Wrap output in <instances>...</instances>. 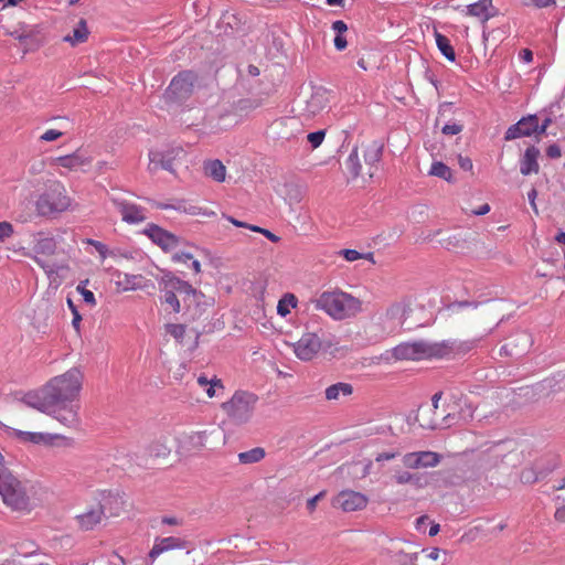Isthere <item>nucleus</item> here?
<instances>
[{
  "label": "nucleus",
  "instance_id": "f257e3e1",
  "mask_svg": "<svg viewBox=\"0 0 565 565\" xmlns=\"http://www.w3.org/2000/svg\"><path fill=\"white\" fill-rule=\"evenodd\" d=\"M83 375L76 367L51 379L39 390L26 393L22 403L52 416L62 425L72 428L78 425V396Z\"/></svg>",
  "mask_w": 565,
  "mask_h": 565
},
{
  "label": "nucleus",
  "instance_id": "f03ea898",
  "mask_svg": "<svg viewBox=\"0 0 565 565\" xmlns=\"http://www.w3.org/2000/svg\"><path fill=\"white\" fill-rule=\"evenodd\" d=\"M476 345L475 341L460 342L445 340L441 342L414 341L404 342L392 350V355L396 360H424L441 359L456 351H469Z\"/></svg>",
  "mask_w": 565,
  "mask_h": 565
},
{
  "label": "nucleus",
  "instance_id": "7ed1b4c3",
  "mask_svg": "<svg viewBox=\"0 0 565 565\" xmlns=\"http://www.w3.org/2000/svg\"><path fill=\"white\" fill-rule=\"evenodd\" d=\"M311 302L335 320L349 319L362 311V301L341 290L323 291Z\"/></svg>",
  "mask_w": 565,
  "mask_h": 565
},
{
  "label": "nucleus",
  "instance_id": "20e7f679",
  "mask_svg": "<svg viewBox=\"0 0 565 565\" xmlns=\"http://www.w3.org/2000/svg\"><path fill=\"white\" fill-rule=\"evenodd\" d=\"M33 487L26 480L19 479L11 470L0 467V497L13 511H29L32 508Z\"/></svg>",
  "mask_w": 565,
  "mask_h": 565
},
{
  "label": "nucleus",
  "instance_id": "39448f33",
  "mask_svg": "<svg viewBox=\"0 0 565 565\" xmlns=\"http://www.w3.org/2000/svg\"><path fill=\"white\" fill-rule=\"evenodd\" d=\"M159 290L162 294L161 301L168 305L174 313H179L181 311L178 295L182 297V300L186 306H190L191 301H196L201 296V292L193 288L192 285L180 279L171 271H166L160 277Z\"/></svg>",
  "mask_w": 565,
  "mask_h": 565
},
{
  "label": "nucleus",
  "instance_id": "423d86ee",
  "mask_svg": "<svg viewBox=\"0 0 565 565\" xmlns=\"http://www.w3.org/2000/svg\"><path fill=\"white\" fill-rule=\"evenodd\" d=\"M257 395L246 391H236L231 399L222 404V409L235 425L248 423L254 414Z\"/></svg>",
  "mask_w": 565,
  "mask_h": 565
},
{
  "label": "nucleus",
  "instance_id": "0eeeda50",
  "mask_svg": "<svg viewBox=\"0 0 565 565\" xmlns=\"http://www.w3.org/2000/svg\"><path fill=\"white\" fill-rule=\"evenodd\" d=\"M71 205V199L66 195L63 185L54 184L45 193L39 196L36 201V211L42 216L63 212Z\"/></svg>",
  "mask_w": 565,
  "mask_h": 565
},
{
  "label": "nucleus",
  "instance_id": "6e6552de",
  "mask_svg": "<svg viewBox=\"0 0 565 565\" xmlns=\"http://www.w3.org/2000/svg\"><path fill=\"white\" fill-rule=\"evenodd\" d=\"M196 76L193 72H181L174 76L167 88L164 96L170 102L186 99L193 90Z\"/></svg>",
  "mask_w": 565,
  "mask_h": 565
},
{
  "label": "nucleus",
  "instance_id": "1a4fd4ad",
  "mask_svg": "<svg viewBox=\"0 0 565 565\" xmlns=\"http://www.w3.org/2000/svg\"><path fill=\"white\" fill-rule=\"evenodd\" d=\"M533 345V338L531 333L520 330L513 333L508 342L500 349V354L519 359L527 353Z\"/></svg>",
  "mask_w": 565,
  "mask_h": 565
},
{
  "label": "nucleus",
  "instance_id": "9d476101",
  "mask_svg": "<svg viewBox=\"0 0 565 565\" xmlns=\"http://www.w3.org/2000/svg\"><path fill=\"white\" fill-rule=\"evenodd\" d=\"M369 498L362 492L354 490H342L333 499L332 505L343 512H354L366 508Z\"/></svg>",
  "mask_w": 565,
  "mask_h": 565
},
{
  "label": "nucleus",
  "instance_id": "9b49d317",
  "mask_svg": "<svg viewBox=\"0 0 565 565\" xmlns=\"http://www.w3.org/2000/svg\"><path fill=\"white\" fill-rule=\"evenodd\" d=\"M441 456L435 451L423 450L407 452L402 457V463L407 469L434 468L439 465Z\"/></svg>",
  "mask_w": 565,
  "mask_h": 565
},
{
  "label": "nucleus",
  "instance_id": "f8f14e48",
  "mask_svg": "<svg viewBox=\"0 0 565 565\" xmlns=\"http://www.w3.org/2000/svg\"><path fill=\"white\" fill-rule=\"evenodd\" d=\"M322 345L320 337L315 332L305 333L292 344L296 356L302 361L312 360Z\"/></svg>",
  "mask_w": 565,
  "mask_h": 565
},
{
  "label": "nucleus",
  "instance_id": "ddd939ff",
  "mask_svg": "<svg viewBox=\"0 0 565 565\" xmlns=\"http://www.w3.org/2000/svg\"><path fill=\"white\" fill-rule=\"evenodd\" d=\"M109 200L121 214V218L124 222L128 224H139L147 218L145 213L146 210L142 206L128 202L127 200H124L115 195H110Z\"/></svg>",
  "mask_w": 565,
  "mask_h": 565
},
{
  "label": "nucleus",
  "instance_id": "4468645a",
  "mask_svg": "<svg viewBox=\"0 0 565 565\" xmlns=\"http://www.w3.org/2000/svg\"><path fill=\"white\" fill-rule=\"evenodd\" d=\"M298 132H300V120L296 117L279 118L270 126L273 138L281 142L294 139Z\"/></svg>",
  "mask_w": 565,
  "mask_h": 565
},
{
  "label": "nucleus",
  "instance_id": "2eb2a0df",
  "mask_svg": "<svg viewBox=\"0 0 565 565\" xmlns=\"http://www.w3.org/2000/svg\"><path fill=\"white\" fill-rule=\"evenodd\" d=\"M183 154L182 148H172L167 151H150L149 152V170L157 171L158 169L167 170L171 173L174 172V161Z\"/></svg>",
  "mask_w": 565,
  "mask_h": 565
},
{
  "label": "nucleus",
  "instance_id": "dca6fc26",
  "mask_svg": "<svg viewBox=\"0 0 565 565\" xmlns=\"http://www.w3.org/2000/svg\"><path fill=\"white\" fill-rule=\"evenodd\" d=\"M143 234L166 252L174 249L180 243L178 236L153 223L148 224L143 230Z\"/></svg>",
  "mask_w": 565,
  "mask_h": 565
},
{
  "label": "nucleus",
  "instance_id": "f3484780",
  "mask_svg": "<svg viewBox=\"0 0 565 565\" xmlns=\"http://www.w3.org/2000/svg\"><path fill=\"white\" fill-rule=\"evenodd\" d=\"M105 518V510L100 502L93 503L86 511L76 515L78 526L84 531L93 530Z\"/></svg>",
  "mask_w": 565,
  "mask_h": 565
},
{
  "label": "nucleus",
  "instance_id": "a211bd4d",
  "mask_svg": "<svg viewBox=\"0 0 565 565\" xmlns=\"http://www.w3.org/2000/svg\"><path fill=\"white\" fill-rule=\"evenodd\" d=\"M537 129V117L535 115H531L527 117H523L516 124L510 126L505 131L504 139L513 140L521 137H527L534 134Z\"/></svg>",
  "mask_w": 565,
  "mask_h": 565
},
{
  "label": "nucleus",
  "instance_id": "6ab92c4d",
  "mask_svg": "<svg viewBox=\"0 0 565 565\" xmlns=\"http://www.w3.org/2000/svg\"><path fill=\"white\" fill-rule=\"evenodd\" d=\"M393 480L398 486L411 484L415 489H423L429 484L430 477L428 473L396 470Z\"/></svg>",
  "mask_w": 565,
  "mask_h": 565
},
{
  "label": "nucleus",
  "instance_id": "aec40b11",
  "mask_svg": "<svg viewBox=\"0 0 565 565\" xmlns=\"http://www.w3.org/2000/svg\"><path fill=\"white\" fill-rule=\"evenodd\" d=\"M92 158L87 157L81 149L71 154L61 156L53 159V163L55 166L63 167L68 170H77L78 168L89 164Z\"/></svg>",
  "mask_w": 565,
  "mask_h": 565
},
{
  "label": "nucleus",
  "instance_id": "412c9836",
  "mask_svg": "<svg viewBox=\"0 0 565 565\" xmlns=\"http://www.w3.org/2000/svg\"><path fill=\"white\" fill-rule=\"evenodd\" d=\"M186 542L174 536H168L163 539H157L153 547L149 553V557L151 559H156L163 552L173 550V548H183L185 547Z\"/></svg>",
  "mask_w": 565,
  "mask_h": 565
},
{
  "label": "nucleus",
  "instance_id": "4be33fe9",
  "mask_svg": "<svg viewBox=\"0 0 565 565\" xmlns=\"http://www.w3.org/2000/svg\"><path fill=\"white\" fill-rule=\"evenodd\" d=\"M540 157V150L531 146L526 148L521 162H520V172L523 175H529L531 173H537L540 166L537 162V158Z\"/></svg>",
  "mask_w": 565,
  "mask_h": 565
},
{
  "label": "nucleus",
  "instance_id": "5701e85b",
  "mask_svg": "<svg viewBox=\"0 0 565 565\" xmlns=\"http://www.w3.org/2000/svg\"><path fill=\"white\" fill-rule=\"evenodd\" d=\"M204 175L215 182H224L226 178V167L218 159L206 160L203 162Z\"/></svg>",
  "mask_w": 565,
  "mask_h": 565
},
{
  "label": "nucleus",
  "instance_id": "b1692460",
  "mask_svg": "<svg viewBox=\"0 0 565 565\" xmlns=\"http://www.w3.org/2000/svg\"><path fill=\"white\" fill-rule=\"evenodd\" d=\"M88 35L89 31L87 28V22L85 19H81L73 29L72 33L65 35L63 38V41L70 43L72 46H76L81 43L86 42Z\"/></svg>",
  "mask_w": 565,
  "mask_h": 565
},
{
  "label": "nucleus",
  "instance_id": "393cba45",
  "mask_svg": "<svg viewBox=\"0 0 565 565\" xmlns=\"http://www.w3.org/2000/svg\"><path fill=\"white\" fill-rule=\"evenodd\" d=\"M383 148H384V145L379 141V140H374L372 141L371 143H369L365 148V151H364V161L366 164L370 166V171H369V174L372 177L373 175V171H372V168L377 163L380 162L381 158H382V154H383Z\"/></svg>",
  "mask_w": 565,
  "mask_h": 565
},
{
  "label": "nucleus",
  "instance_id": "a878e982",
  "mask_svg": "<svg viewBox=\"0 0 565 565\" xmlns=\"http://www.w3.org/2000/svg\"><path fill=\"white\" fill-rule=\"evenodd\" d=\"M116 284L122 290H135L143 288V277L141 275H129L126 273H116Z\"/></svg>",
  "mask_w": 565,
  "mask_h": 565
},
{
  "label": "nucleus",
  "instance_id": "bb28decb",
  "mask_svg": "<svg viewBox=\"0 0 565 565\" xmlns=\"http://www.w3.org/2000/svg\"><path fill=\"white\" fill-rule=\"evenodd\" d=\"M491 9H492L491 0H479L478 2H475L467 7V14H469L471 17H476L484 22L492 17V14L490 12Z\"/></svg>",
  "mask_w": 565,
  "mask_h": 565
},
{
  "label": "nucleus",
  "instance_id": "cd10ccee",
  "mask_svg": "<svg viewBox=\"0 0 565 565\" xmlns=\"http://www.w3.org/2000/svg\"><path fill=\"white\" fill-rule=\"evenodd\" d=\"M33 250L36 254L42 255H53L56 250V242L54 237L50 236H43L42 234H38V236L34 238V246Z\"/></svg>",
  "mask_w": 565,
  "mask_h": 565
},
{
  "label": "nucleus",
  "instance_id": "c85d7f7f",
  "mask_svg": "<svg viewBox=\"0 0 565 565\" xmlns=\"http://www.w3.org/2000/svg\"><path fill=\"white\" fill-rule=\"evenodd\" d=\"M409 311L411 309L405 302H395L387 308L385 317L388 320L396 321L397 324L402 326Z\"/></svg>",
  "mask_w": 565,
  "mask_h": 565
},
{
  "label": "nucleus",
  "instance_id": "c756f323",
  "mask_svg": "<svg viewBox=\"0 0 565 565\" xmlns=\"http://www.w3.org/2000/svg\"><path fill=\"white\" fill-rule=\"evenodd\" d=\"M353 392V387L349 383H337L333 385H330L326 390V398L328 401L338 399L339 396L342 394L344 396L351 395Z\"/></svg>",
  "mask_w": 565,
  "mask_h": 565
},
{
  "label": "nucleus",
  "instance_id": "7c9ffc66",
  "mask_svg": "<svg viewBox=\"0 0 565 565\" xmlns=\"http://www.w3.org/2000/svg\"><path fill=\"white\" fill-rule=\"evenodd\" d=\"M265 449L262 447H255L247 451L238 454V460L243 465L256 463L265 458Z\"/></svg>",
  "mask_w": 565,
  "mask_h": 565
},
{
  "label": "nucleus",
  "instance_id": "2f4dec72",
  "mask_svg": "<svg viewBox=\"0 0 565 565\" xmlns=\"http://www.w3.org/2000/svg\"><path fill=\"white\" fill-rule=\"evenodd\" d=\"M436 44L441 54L450 62L456 60V53L447 36L435 32Z\"/></svg>",
  "mask_w": 565,
  "mask_h": 565
},
{
  "label": "nucleus",
  "instance_id": "473e14b6",
  "mask_svg": "<svg viewBox=\"0 0 565 565\" xmlns=\"http://www.w3.org/2000/svg\"><path fill=\"white\" fill-rule=\"evenodd\" d=\"M431 412H433V409L429 406L420 407L418 409L417 420L419 422V425L423 428L437 429L443 426V424L438 419H436V418L429 419L428 418V415Z\"/></svg>",
  "mask_w": 565,
  "mask_h": 565
},
{
  "label": "nucleus",
  "instance_id": "72a5a7b5",
  "mask_svg": "<svg viewBox=\"0 0 565 565\" xmlns=\"http://www.w3.org/2000/svg\"><path fill=\"white\" fill-rule=\"evenodd\" d=\"M170 454V448L166 443L154 440L146 448V456L149 458H166Z\"/></svg>",
  "mask_w": 565,
  "mask_h": 565
},
{
  "label": "nucleus",
  "instance_id": "f704fd0d",
  "mask_svg": "<svg viewBox=\"0 0 565 565\" xmlns=\"http://www.w3.org/2000/svg\"><path fill=\"white\" fill-rule=\"evenodd\" d=\"M156 206L161 210L172 209L179 212H184L190 215L199 214V207L194 205H188L186 202L183 200L177 201L174 204L157 203Z\"/></svg>",
  "mask_w": 565,
  "mask_h": 565
},
{
  "label": "nucleus",
  "instance_id": "c9c22d12",
  "mask_svg": "<svg viewBox=\"0 0 565 565\" xmlns=\"http://www.w3.org/2000/svg\"><path fill=\"white\" fill-rule=\"evenodd\" d=\"M429 174L444 179L447 182H451L452 180L451 169L440 161L433 162Z\"/></svg>",
  "mask_w": 565,
  "mask_h": 565
},
{
  "label": "nucleus",
  "instance_id": "e433bc0d",
  "mask_svg": "<svg viewBox=\"0 0 565 565\" xmlns=\"http://www.w3.org/2000/svg\"><path fill=\"white\" fill-rule=\"evenodd\" d=\"M297 305V298L292 294H286L277 305V312L281 317H286L290 313V309Z\"/></svg>",
  "mask_w": 565,
  "mask_h": 565
},
{
  "label": "nucleus",
  "instance_id": "4c0bfd02",
  "mask_svg": "<svg viewBox=\"0 0 565 565\" xmlns=\"http://www.w3.org/2000/svg\"><path fill=\"white\" fill-rule=\"evenodd\" d=\"M185 443L191 449L201 450L205 447L206 431H194L185 437Z\"/></svg>",
  "mask_w": 565,
  "mask_h": 565
},
{
  "label": "nucleus",
  "instance_id": "58836bf2",
  "mask_svg": "<svg viewBox=\"0 0 565 565\" xmlns=\"http://www.w3.org/2000/svg\"><path fill=\"white\" fill-rule=\"evenodd\" d=\"M533 465L535 466L539 472H542L539 473L542 479L548 476L557 467V462L555 459H539L535 460Z\"/></svg>",
  "mask_w": 565,
  "mask_h": 565
},
{
  "label": "nucleus",
  "instance_id": "ea45409f",
  "mask_svg": "<svg viewBox=\"0 0 565 565\" xmlns=\"http://www.w3.org/2000/svg\"><path fill=\"white\" fill-rule=\"evenodd\" d=\"M539 473L540 472L536 470L534 465H532L530 467H525L522 469V471L520 473V480L524 484L535 483L542 479Z\"/></svg>",
  "mask_w": 565,
  "mask_h": 565
},
{
  "label": "nucleus",
  "instance_id": "a19ab883",
  "mask_svg": "<svg viewBox=\"0 0 565 565\" xmlns=\"http://www.w3.org/2000/svg\"><path fill=\"white\" fill-rule=\"evenodd\" d=\"M345 166L353 178H356L360 175L361 164L359 161V154H358L356 149H353L352 152L349 154V157L345 161Z\"/></svg>",
  "mask_w": 565,
  "mask_h": 565
},
{
  "label": "nucleus",
  "instance_id": "79ce46f5",
  "mask_svg": "<svg viewBox=\"0 0 565 565\" xmlns=\"http://www.w3.org/2000/svg\"><path fill=\"white\" fill-rule=\"evenodd\" d=\"M167 332L171 334L177 341L182 342V339L185 334V326L178 323H169L167 324Z\"/></svg>",
  "mask_w": 565,
  "mask_h": 565
},
{
  "label": "nucleus",
  "instance_id": "37998d69",
  "mask_svg": "<svg viewBox=\"0 0 565 565\" xmlns=\"http://www.w3.org/2000/svg\"><path fill=\"white\" fill-rule=\"evenodd\" d=\"M20 435H22L25 440L32 441L34 444H40V443L46 444L52 438L51 435L42 434V433H22L21 431Z\"/></svg>",
  "mask_w": 565,
  "mask_h": 565
},
{
  "label": "nucleus",
  "instance_id": "c03bdc74",
  "mask_svg": "<svg viewBox=\"0 0 565 565\" xmlns=\"http://www.w3.org/2000/svg\"><path fill=\"white\" fill-rule=\"evenodd\" d=\"M324 136H326L324 130H318L315 132H310L307 136V140L310 142L312 148H318L322 143Z\"/></svg>",
  "mask_w": 565,
  "mask_h": 565
},
{
  "label": "nucleus",
  "instance_id": "a18cd8bd",
  "mask_svg": "<svg viewBox=\"0 0 565 565\" xmlns=\"http://www.w3.org/2000/svg\"><path fill=\"white\" fill-rule=\"evenodd\" d=\"M87 244L94 246L103 259H105L107 257L108 248L104 243L88 238Z\"/></svg>",
  "mask_w": 565,
  "mask_h": 565
},
{
  "label": "nucleus",
  "instance_id": "49530a36",
  "mask_svg": "<svg viewBox=\"0 0 565 565\" xmlns=\"http://www.w3.org/2000/svg\"><path fill=\"white\" fill-rule=\"evenodd\" d=\"M77 290L81 292L86 303H88L92 307L96 305V299L93 291L82 287L81 285L77 286Z\"/></svg>",
  "mask_w": 565,
  "mask_h": 565
},
{
  "label": "nucleus",
  "instance_id": "de8ad7c7",
  "mask_svg": "<svg viewBox=\"0 0 565 565\" xmlns=\"http://www.w3.org/2000/svg\"><path fill=\"white\" fill-rule=\"evenodd\" d=\"M248 228L253 232H257V233H262L264 236H266L269 241L274 242V243H277L279 242V237L271 233L270 231L266 230V228H262L259 226H248Z\"/></svg>",
  "mask_w": 565,
  "mask_h": 565
},
{
  "label": "nucleus",
  "instance_id": "09e8293b",
  "mask_svg": "<svg viewBox=\"0 0 565 565\" xmlns=\"http://www.w3.org/2000/svg\"><path fill=\"white\" fill-rule=\"evenodd\" d=\"M67 303L72 310V313H73V320H72V324L73 327L78 331L79 330V324H81V321H82V317L79 315V312L77 311V308L74 306V303L72 302L71 299L67 300Z\"/></svg>",
  "mask_w": 565,
  "mask_h": 565
},
{
  "label": "nucleus",
  "instance_id": "8fccbe9b",
  "mask_svg": "<svg viewBox=\"0 0 565 565\" xmlns=\"http://www.w3.org/2000/svg\"><path fill=\"white\" fill-rule=\"evenodd\" d=\"M326 493L327 492L322 490L307 501V509L310 513H312L316 510L317 503L324 498Z\"/></svg>",
  "mask_w": 565,
  "mask_h": 565
},
{
  "label": "nucleus",
  "instance_id": "3c124183",
  "mask_svg": "<svg viewBox=\"0 0 565 565\" xmlns=\"http://www.w3.org/2000/svg\"><path fill=\"white\" fill-rule=\"evenodd\" d=\"M22 255L26 257H31L38 265H40L46 273H53V269L41 258L38 256L31 255L30 252H26L25 248L21 249Z\"/></svg>",
  "mask_w": 565,
  "mask_h": 565
},
{
  "label": "nucleus",
  "instance_id": "603ef678",
  "mask_svg": "<svg viewBox=\"0 0 565 565\" xmlns=\"http://www.w3.org/2000/svg\"><path fill=\"white\" fill-rule=\"evenodd\" d=\"M340 254L348 260V262H354L363 257L361 253H359L355 249H342L340 250Z\"/></svg>",
  "mask_w": 565,
  "mask_h": 565
},
{
  "label": "nucleus",
  "instance_id": "864d4df0",
  "mask_svg": "<svg viewBox=\"0 0 565 565\" xmlns=\"http://www.w3.org/2000/svg\"><path fill=\"white\" fill-rule=\"evenodd\" d=\"M13 233V226L8 222H0V241L10 237Z\"/></svg>",
  "mask_w": 565,
  "mask_h": 565
},
{
  "label": "nucleus",
  "instance_id": "5fc2aeb1",
  "mask_svg": "<svg viewBox=\"0 0 565 565\" xmlns=\"http://www.w3.org/2000/svg\"><path fill=\"white\" fill-rule=\"evenodd\" d=\"M63 136V132L56 129H49L42 136L41 140L43 141H54Z\"/></svg>",
  "mask_w": 565,
  "mask_h": 565
},
{
  "label": "nucleus",
  "instance_id": "6e6d98bb",
  "mask_svg": "<svg viewBox=\"0 0 565 565\" xmlns=\"http://www.w3.org/2000/svg\"><path fill=\"white\" fill-rule=\"evenodd\" d=\"M441 131L445 135H457L462 131V126L456 122L447 124L443 127Z\"/></svg>",
  "mask_w": 565,
  "mask_h": 565
},
{
  "label": "nucleus",
  "instance_id": "4d7b16f0",
  "mask_svg": "<svg viewBox=\"0 0 565 565\" xmlns=\"http://www.w3.org/2000/svg\"><path fill=\"white\" fill-rule=\"evenodd\" d=\"M546 156L551 159H558L562 156V150L558 145H550L546 149Z\"/></svg>",
  "mask_w": 565,
  "mask_h": 565
},
{
  "label": "nucleus",
  "instance_id": "13d9d810",
  "mask_svg": "<svg viewBox=\"0 0 565 565\" xmlns=\"http://www.w3.org/2000/svg\"><path fill=\"white\" fill-rule=\"evenodd\" d=\"M192 258H193V255L190 254V253H185V252L174 253L172 255V260L174 263H184V264H186Z\"/></svg>",
  "mask_w": 565,
  "mask_h": 565
},
{
  "label": "nucleus",
  "instance_id": "bf43d9fd",
  "mask_svg": "<svg viewBox=\"0 0 565 565\" xmlns=\"http://www.w3.org/2000/svg\"><path fill=\"white\" fill-rule=\"evenodd\" d=\"M525 6H534L537 8H545L555 3V0H523Z\"/></svg>",
  "mask_w": 565,
  "mask_h": 565
},
{
  "label": "nucleus",
  "instance_id": "052dcab7",
  "mask_svg": "<svg viewBox=\"0 0 565 565\" xmlns=\"http://www.w3.org/2000/svg\"><path fill=\"white\" fill-rule=\"evenodd\" d=\"M207 386L209 387L206 388V394H207L209 397H214L215 396V388L216 387L223 388L221 380H218L216 377L212 379V383L209 384Z\"/></svg>",
  "mask_w": 565,
  "mask_h": 565
},
{
  "label": "nucleus",
  "instance_id": "680f3d73",
  "mask_svg": "<svg viewBox=\"0 0 565 565\" xmlns=\"http://www.w3.org/2000/svg\"><path fill=\"white\" fill-rule=\"evenodd\" d=\"M332 30L337 33V34H343L344 32L348 31V25L345 22H343L342 20H337L332 23Z\"/></svg>",
  "mask_w": 565,
  "mask_h": 565
},
{
  "label": "nucleus",
  "instance_id": "e2e57ef3",
  "mask_svg": "<svg viewBox=\"0 0 565 565\" xmlns=\"http://www.w3.org/2000/svg\"><path fill=\"white\" fill-rule=\"evenodd\" d=\"M458 163L465 171H470L473 167L471 159L468 157L459 156Z\"/></svg>",
  "mask_w": 565,
  "mask_h": 565
},
{
  "label": "nucleus",
  "instance_id": "0e129e2a",
  "mask_svg": "<svg viewBox=\"0 0 565 565\" xmlns=\"http://www.w3.org/2000/svg\"><path fill=\"white\" fill-rule=\"evenodd\" d=\"M398 456L397 452H394V451H384V452H381L376 456L375 460L377 462H381V461H386V460H392L394 458H396Z\"/></svg>",
  "mask_w": 565,
  "mask_h": 565
},
{
  "label": "nucleus",
  "instance_id": "69168bd1",
  "mask_svg": "<svg viewBox=\"0 0 565 565\" xmlns=\"http://www.w3.org/2000/svg\"><path fill=\"white\" fill-rule=\"evenodd\" d=\"M348 42L347 39L343 36V34H335L334 38V46L338 51H342L347 47Z\"/></svg>",
  "mask_w": 565,
  "mask_h": 565
},
{
  "label": "nucleus",
  "instance_id": "338daca9",
  "mask_svg": "<svg viewBox=\"0 0 565 565\" xmlns=\"http://www.w3.org/2000/svg\"><path fill=\"white\" fill-rule=\"evenodd\" d=\"M537 191L533 188L527 192V199L535 214H539V210L535 203Z\"/></svg>",
  "mask_w": 565,
  "mask_h": 565
},
{
  "label": "nucleus",
  "instance_id": "774afa93",
  "mask_svg": "<svg viewBox=\"0 0 565 565\" xmlns=\"http://www.w3.org/2000/svg\"><path fill=\"white\" fill-rule=\"evenodd\" d=\"M554 519L557 522L565 523V504L558 507L554 513Z\"/></svg>",
  "mask_w": 565,
  "mask_h": 565
}]
</instances>
